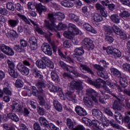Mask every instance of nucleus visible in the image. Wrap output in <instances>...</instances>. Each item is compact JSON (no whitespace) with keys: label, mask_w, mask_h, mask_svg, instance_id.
Segmentation results:
<instances>
[{"label":"nucleus","mask_w":130,"mask_h":130,"mask_svg":"<svg viewBox=\"0 0 130 130\" xmlns=\"http://www.w3.org/2000/svg\"><path fill=\"white\" fill-rule=\"evenodd\" d=\"M48 16L49 20L52 22H55L56 20H58V21H62V20L66 18L64 14L59 12L49 13Z\"/></svg>","instance_id":"f257e3e1"},{"label":"nucleus","mask_w":130,"mask_h":130,"mask_svg":"<svg viewBox=\"0 0 130 130\" xmlns=\"http://www.w3.org/2000/svg\"><path fill=\"white\" fill-rule=\"evenodd\" d=\"M27 6L28 9L30 10H34L36 9L39 15H41L42 14V12H46V11H47V8H46L45 6L42 5L41 3L37 4L36 6L34 4L32 3L31 2H29Z\"/></svg>","instance_id":"f03ea898"},{"label":"nucleus","mask_w":130,"mask_h":130,"mask_svg":"<svg viewBox=\"0 0 130 130\" xmlns=\"http://www.w3.org/2000/svg\"><path fill=\"white\" fill-rule=\"evenodd\" d=\"M82 45L86 50H93L95 48V46L94 45V43L91 39L85 38L82 41Z\"/></svg>","instance_id":"7ed1b4c3"},{"label":"nucleus","mask_w":130,"mask_h":130,"mask_svg":"<svg viewBox=\"0 0 130 130\" xmlns=\"http://www.w3.org/2000/svg\"><path fill=\"white\" fill-rule=\"evenodd\" d=\"M70 86L72 90H76L77 91H82L84 89L83 82L81 80H73L70 82Z\"/></svg>","instance_id":"20e7f679"},{"label":"nucleus","mask_w":130,"mask_h":130,"mask_svg":"<svg viewBox=\"0 0 130 130\" xmlns=\"http://www.w3.org/2000/svg\"><path fill=\"white\" fill-rule=\"evenodd\" d=\"M82 122H83V123H85V125H87V126H90L91 127H92L94 130H96V125L99 124L98 120H92L91 121V120L86 117L82 118Z\"/></svg>","instance_id":"39448f33"},{"label":"nucleus","mask_w":130,"mask_h":130,"mask_svg":"<svg viewBox=\"0 0 130 130\" xmlns=\"http://www.w3.org/2000/svg\"><path fill=\"white\" fill-rule=\"evenodd\" d=\"M0 49L2 52L5 53V54L9 55V56H13V55L15 54L14 50H13L12 48H10V47L6 46L5 44L1 45Z\"/></svg>","instance_id":"423d86ee"},{"label":"nucleus","mask_w":130,"mask_h":130,"mask_svg":"<svg viewBox=\"0 0 130 130\" xmlns=\"http://www.w3.org/2000/svg\"><path fill=\"white\" fill-rule=\"evenodd\" d=\"M36 86L40 89L39 91L41 95L44 96H45V92H44L43 89L46 87V81L44 78L43 79H39L38 82L36 83Z\"/></svg>","instance_id":"0eeeda50"},{"label":"nucleus","mask_w":130,"mask_h":130,"mask_svg":"<svg viewBox=\"0 0 130 130\" xmlns=\"http://www.w3.org/2000/svg\"><path fill=\"white\" fill-rule=\"evenodd\" d=\"M87 83H88V84H90V85L94 86V87H96V88H98V89H99V88L101 87V84H104V80L99 78L97 79L95 81H94L91 80V79L88 78L87 80Z\"/></svg>","instance_id":"6e6552de"},{"label":"nucleus","mask_w":130,"mask_h":130,"mask_svg":"<svg viewBox=\"0 0 130 130\" xmlns=\"http://www.w3.org/2000/svg\"><path fill=\"white\" fill-rule=\"evenodd\" d=\"M17 69L21 73L22 75L28 76L29 75V69L20 62L17 65Z\"/></svg>","instance_id":"1a4fd4ad"},{"label":"nucleus","mask_w":130,"mask_h":130,"mask_svg":"<svg viewBox=\"0 0 130 130\" xmlns=\"http://www.w3.org/2000/svg\"><path fill=\"white\" fill-rule=\"evenodd\" d=\"M58 53L59 56H60L61 59H62V60H64V61H66L67 62H68V63H70L71 64H74V63H75L74 60L72 59V58H71V57H66L64 54H63V53H62V52H61V51L59 49H58Z\"/></svg>","instance_id":"9d476101"},{"label":"nucleus","mask_w":130,"mask_h":130,"mask_svg":"<svg viewBox=\"0 0 130 130\" xmlns=\"http://www.w3.org/2000/svg\"><path fill=\"white\" fill-rule=\"evenodd\" d=\"M99 124L96 125V128L95 130H103L104 128L107 127V126H109V124H110V120H105L103 123H101L98 121Z\"/></svg>","instance_id":"9b49d317"},{"label":"nucleus","mask_w":130,"mask_h":130,"mask_svg":"<svg viewBox=\"0 0 130 130\" xmlns=\"http://www.w3.org/2000/svg\"><path fill=\"white\" fill-rule=\"evenodd\" d=\"M42 49L45 54L49 56L52 55V49H51V47H50L49 44L45 43L42 47Z\"/></svg>","instance_id":"f8f14e48"},{"label":"nucleus","mask_w":130,"mask_h":130,"mask_svg":"<svg viewBox=\"0 0 130 130\" xmlns=\"http://www.w3.org/2000/svg\"><path fill=\"white\" fill-rule=\"evenodd\" d=\"M51 23H49V21L47 20H45L44 21V26L47 28V29H49V30H51V31H53V30H54L55 28H56V25L54 22L55 21H50Z\"/></svg>","instance_id":"ddd939ff"},{"label":"nucleus","mask_w":130,"mask_h":130,"mask_svg":"<svg viewBox=\"0 0 130 130\" xmlns=\"http://www.w3.org/2000/svg\"><path fill=\"white\" fill-rule=\"evenodd\" d=\"M31 72H32L33 75H35V78L39 79V80H42L44 79L43 75L40 71L36 67H32L31 68Z\"/></svg>","instance_id":"4468645a"},{"label":"nucleus","mask_w":130,"mask_h":130,"mask_svg":"<svg viewBox=\"0 0 130 130\" xmlns=\"http://www.w3.org/2000/svg\"><path fill=\"white\" fill-rule=\"evenodd\" d=\"M75 111L77 114L80 116H86V115H87V111H86V110L80 106L76 107Z\"/></svg>","instance_id":"2eb2a0df"},{"label":"nucleus","mask_w":130,"mask_h":130,"mask_svg":"<svg viewBox=\"0 0 130 130\" xmlns=\"http://www.w3.org/2000/svg\"><path fill=\"white\" fill-rule=\"evenodd\" d=\"M36 64L39 69H42V70L46 69V63L42 58V59L37 60L36 62Z\"/></svg>","instance_id":"dca6fc26"},{"label":"nucleus","mask_w":130,"mask_h":130,"mask_svg":"<svg viewBox=\"0 0 130 130\" xmlns=\"http://www.w3.org/2000/svg\"><path fill=\"white\" fill-rule=\"evenodd\" d=\"M84 103L88 108H92L94 105V103L93 101L89 97H85L83 99Z\"/></svg>","instance_id":"f3484780"},{"label":"nucleus","mask_w":130,"mask_h":130,"mask_svg":"<svg viewBox=\"0 0 130 130\" xmlns=\"http://www.w3.org/2000/svg\"><path fill=\"white\" fill-rule=\"evenodd\" d=\"M68 31H72L74 34H77L78 35L80 33V30H79V28L73 23H69L68 25Z\"/></svg>","instance_id":"a211bd4d"},{"label":"nucleus","mask_w":130,"mask_h":130,"mask_svg":"<svg viewBox=\"0 0 130 130\" xmlns=\"http://www.w3.org/2000/svg\"><path fill=\"white\" fill-rule=\"evenodd\" d=\"M92 114L93 116H95L98 119H101L103 115L102 112L99 109H93L92 110Z\"/></svg>","instance_id":"6ab92c4d"},{"label":"nucleus","mask_w":130,"mask_h":130,"mask_svg":"<svg viewBox=\"0 0 130 130\" xmlns=\"http://www.w3.org/2000/svg\"><path fill=\"white\" fill-rule=\"evenodd\" d=\"M113 109L114 110H118V111L122 110V105L120 102L115 101L113 104Z\"/></svg>","instance_id":"aec40b11"},{"label":"nucleus","mask_w":130,"mask_h":130,"mask_svg":"<svg viewBox=\"0 0 130 130\" xmlns=\"http://www.w3.org/2000/svg\"><path fill=\"white\" fill-rule=\"evenodd\" d=\"M51 78L52 81L55 82L56 83H58L59 82V77L56 73V71L55 70H52L51 72Z\"/></svg>","instance_id":"412c9836"},{"label":"nucleus","mask_w":130,"mask_h":130,"mask_svg":"<svg viewBox=\"0 0 130 130\" xmlns=\"http://www.w3.org/2000/svg\"><path fill=\"white\" fill-rule=\"evenodd\" d=\"M42 59L45 61L46 62V64L48 68L49 69H53L54 68V65L53 62L49 59V58H47V57L44 56L42 57Z\"/></svg>","instance_id":"4be33fe9"},{"label":"nucleus","mask_w":130,"mask_h":130,"mask_svg":"<svg viewBox=\"0 0 130 130\" xmlns=\"http://www.w3.org/2000/svg\"><path fill=\"white\" fill-rule=\"evenodd\" d=\"M53 103L57 111H58L59 112H61V111H62V106H61V104L59 103L58 101L54 100Z\"/></svg>","instance_id":"5701e85b"},{"label":"nucleus","mask_w":130,"mask_h":130,"mask_svg":"<svg viewBox=\"0 0 130 130\" xmlns=\"http://www.w3.org/2000/svg\"><path fill=\"white\" fill-rule=\"evenodd\" d=\"M83 27L86 31H88L89 32H91V33H93L94 34H96L97 33V31L94 29L90 24L88 23H85L83 24Z\"/></svg>","instance_id":"b1692460"},{"label":"nucleus","mask_w":130,"mask_h":130,"mask_svg":"<svg viewBox=\"0 0 130 130\" xmlns=\"http://www.w3.org/2000/svg\"><path fill=\"white\" fill-rule=\"evenodd\" d=\"M92 19L94 21V22H102L103 21V17L102 15L98 14V13H93L92 14Z\"/></svg>","instance_id":"393cba45"},{"label":"nucleus","mask_w":130,"mask_h":130,"mask_svg":"<svg viewBox=\"0 0 130 130\" xmlns=\"http://www.w3.org/2000/svg\"><path fill=\"white\" fill-rule=\"evenodd\" d=\"M8 26L10 27V28H15V27H17L18 24H19V21L16 19H9L8 21Z\"/></svg>","instance_id":"a878e982"},{"label":"nucleus","mask_w":130,"mask_h":130,"mask_svg":"<svg viewBox=\"0 0 130 130\" xmlns=\"http://www.w3.org/2000/svg\"><path fill=\"white\" fill-rule=\"evenodd\" d=\"M74 52L75 54H73V55H78L81 56V55H82L85 53V51H84L83 47H80L79 48H76L74 50Z\"/></svg>","instance_id":"bb28decb"},{"label":"nucleus","mask_w":130,"mask_h":130,"mask_svg":"<svg viewBox=\"0 0 130 130\" xmlns=\"http://www.w3.org/2000/svg\"><path fill=\"white\" fill-rule=\"evenodd\" d=\"M63 35L64 37L68 38V39H73V38L75 35H78L77 34H75L71 30H68V31H64Z\"/></svg>","instance_id":"cd10ccee"},{"label":"nucleus","mask_w":130,"mask_h":130,"mask_svg":"<svg viewBox=\"0 0 130 130\" xmlns=\"http://www.w3.org/2000/svg\"><path fill=\"white\" fill-rule=\"evenodd\" d=\"M80 70L81 71H82L83 73H84V71H86V72H87V73H89V74H91V75H93V71L90 69V68L88 67V66L84 64H80Z\"/></svg>","instance_id":"c85d7f7f"},{"label":"nucleus","mask_w":130,"mask_h":130,"mask_svg":"<svg viewBox=\"0 0 130 130\" xmlns=\"http://www.w3.org/2000/svg\"><path fill=\"white\" fill-rule=\"evenodd\" d=\"M111 21L116 24H119L120 19L117 14H112L110 16Z\"/></svg>","instance_id":"c756f323"},{"label":"nucleus","mask_w":130,"mask_h":130,"mask_svg":"<svg viewBox=\"0 0 130 130\" xmlns=\"http://www.w3.org/2000/svg\"><path fill=\"white\" fill-rule=\"evenodd\" d=\"M7 117H8V118L10 119H12V120H13V121H15V122H18V121L19 120L18 116H17V115L14 113L8 114L7 115Z\"/></svg>","instance_id":"7c9ffc66"},{"label":"nucleus","mask_w":130,"mask_h":130,"mask_svg":"<svg viewBox=\"0 0 130 130\" xmlns=\"http://www.w3.org/2000/svg\"><path fill=\"white\" fill-rule=\"evenodd\" d=\"M8 73L11 77H12V78H14L16 79L18 77H19V73H18V71L16 70H15V69L9 70Z\"/></svg>","instance_id":"2f4dec72"},{"label":"nucleus","mask_w":130,"mask_h":130,"mask_svg":"<svg viewBox=\"0 0 130 130\" xmlns=\"http://www.w3.org/2000/svg\"><path fill=\"white\" fill-rule=\"evenodd\" d=\"M120 84L123 88H126V87H127V85H128L126 77H120Z\"/></svg>","instance_id":"473e14b6"},{"label":"nucleus","mask_w":130,"mask_h":130,"mask_svg":"<svg viewBox=\"0 0 130 130\" xmlns=\"http://www.w3.org/2000/svg\"><path fill=\"white\" fill-rule=\"evenodd\" d=\"M96 73L99 77H101V78H103V79H105V80L108 79V74H107L106 72L104 71V70L97 71Z\"/></svg>","instance_id":"72a5a7b5"},{"label":"nucleus","mask_w":130,"mask_h":130,"mask_svg":"<svg viewBox=\"0 0 130 130\" xmlns=\"http://www.w3.org/2000/svg\"><path fill=\"white\" fill-rule=\"evenodd\" d=\"M17 17H18V18H19L20 20H22L26 24H28V25H30L31 24L30 21H29V20H28V18H27V17L25 16V15L20 13H18L17 14Z\"/></svg>","instance_id":"f704fd0d"},{"label":"nucleus","mask_w":130,"mask_h":130,"mask_svg":"<svg viewBox=\"0 0 130 130\" xmlns=\"http://www.w3.org/2000/svg\"><path fill=\"white\" fill-rule=\"evenodd\" d=\"M61 6L65 7L66 8H73L74 7V4L70 3L67 0L63 1L60 3Z\"/></svg>","instance_id":"c9c22d12"},{"label":"nucleus","mask_w":130,"mask_h":130,"mask_svg":"<svg viewBox=\"0 0 130 130\" xmlns=\"http://www.w3.org/2000/svg\"><path fill=\"white\" fill-rule=\"evenodd\" d=\"M66 123L68 127H69L70 129L74 130V122L71 118H68L66 119Z\"/></svg>","instance_id":"e433bc0d"},{"label":"nucleus","mask_w":130,"mask_h":130,"mask_svg":"<svg viewBox=\"0 0 130 130\" xmlns=\"http://www.w3.org/2000/svg\"><path fill=\"white\" fill-rule=\"evenodd\" d=\"M39 121L42 125H44V126H46V127H48V126H49V124L45 118L40 117L39 118Z\"/></svg>","instance_id":"4c0bfd02"},{"label":"nucleus","mask_w":130,"mask_h":130,"mask_svg":"<svg viewBox=\"0 0 130 130\" xmlns=\"http://www.w3.org/2000/svg\"><path fill=\"white\" fill-rule=\"evenodd\" d=\"M69 19L73 22H79V17L75 14L70 13L69 14Z\"/></svg>","instance_id":"58836bf2"},{"label":"nucleus","mask_w":130,"mask_h":130,"mask_svg":"<svg viewBox=\"0 0 130 130\" xmlns=\"http://www.w3.org/2000/svg\"><path fill=\"white\" fill-rule=\"evenodd\" d=\"M105 36L111 35L112 34V27L110 26H104Z\"/></svg>","instance_id":"ea45409f"},{"label":"nucleus","mask_w":130,"mask_h":130,"mask_svg":"<svg viewBox=\"0 0 130 130\" xmlns=\"http://www.w3.org/2000/svg\"><path fill=\"white\" fill-rule=\"evenodd\" d=\"M110 71L111 74H112V75H113V76H115V77H120L121 75V73H120L118 70L115 68H111Z\"/></svg>","instance_id":"a19ab883"},{"label":"nucleus","mask_w":130,"mask_h":130,"mask_svg":"<svg viewBox=\"0 0 130 130\" xmlns=\"http://www.w3.org/2000/svg\"><path fill=\"white\" fill-rule=\"evenodd\" d=\"M13 49L15 50L17 52H24V49L22 47V46L20 45H15L14 46Z\"/></svg>","instance_id":"79ce46f5"},{"label":"nucleus","mask_w":130,"mask_h":130,"mask_svg":"<svg viewBox=\"0 0 130 130\" xmlns=\"http://www.w3.org/2000/svg\"><path fill=\"white\" fill-rule=\"evenodd\" d=\"M111 94L112 96H113V97H115V98L119 101H123V100H124V96L120 93H119L117 96H116L115 94L112 93H111Z\"/></svg>","instance_id":"37998d69"},{"label":"nucleus","mask_w":130,"mask_h":130,"mask_svg":"<svg viewBox=\"0 0 130 130\" xmlns=\"http://www.w3.org/2000/svg\"><path fill=\"white\" fill-rule=\"evenodd\" d=\"M72 94H73V92H72V91H68L66 93V96L67 99L69 100V101H74V100H75V99L73 97Z\"/></svg>","instance_id":"c03bdc74"},{"label":"nucleus","mask_w":130,"mask_h":130,"mask_svg":"<svg viewBox=\"0 0 130 130\" xmlns=\"http://www.w3.org/2000/svg\"><path fill=\"white\" fill-rule=\"evenodd\" d=\"M104 112L106 114H107L108 116H113V113L109 108H104Z\"/></svg>","instance_id":"a18cd8bd"},{"label":"nucleus","mask_w":130,"mask_h":130,"mask_svg":"<svg viewBox=\"0 0 130 130\" xmlns=\"http://www.w3.org/2000/svg\"><path fill=\"white\" fill-rule=\"evenodd\" d=\"M94 93H96V91H95L92 88L88 89L86 91V94L87 96H88L89 97H92L93 95H94Z\"/></svg>","instance_id":"49530a36"},{"label":"nucleus","mask_w":130,"mask_h":130,"mask_svg":"<svg viewBox=\"0 0 130 130\" xmlns=\"http://www.w3.org/2000/svg\"><path fill=\"white\" fill-rule=\"evenodd\" d=\"M112 29L113 32H114L115 34H117V35H118L122 31L118 26L115 25L113 26Z\"/></svg>","instance_id":"de8ad7c7"},{"label":"nucleus","mask_w":130,"mask_h":130,"mask_svg":"<svg viewBox=\"0 0 130 130\" xmlns=\"http://www.w3.org/2000/svg\"><path fill=\"white\" fill-rule=\"evenodd\" d=\"M112 55H114L115 57H120L121 56V52L118 49L115 48Z\"/></svg>","instance_id":"09e8293b"},{"label":"nucleus","mask_w":130,"mask_h":130,"mask_svg":"<svg viewBox=\"0 0 130 130\" xmlns=\"http://www.w3.org/2000/svg\"><path fill=\"white\" fill-rule=\"evenodd\" d=\"M120 17L121 18H128L130 17V13L127 11H124L120 13Z\"/></svg>","instance_id":"8fccbe9b"},{"label":"nucleus","mask_w":130,"mask_h":130,"mask_svg":"<svg viewBox=\"0 0 130 130\" xmlns=\"http://www.w3.org/2000/svg\"><path fill=\"white\" fill-rule=\"evenodd\" d=\"M105 36V40L106 41H107V42L109 43H112L113 41H114V39H113V37L111 36V35H106Z\"/></svg>","instance_id":"3c124183"},{"label":"nucleus","mask_w":130,"mask_h":130,"mask_svg":"<svg viewBox=\"0 0 130 130\" xmlns=\"http://www.w3.org/2000/svg\"><path fill=\"white\" fill-rule=\"evenodd\" d=\"M24 85V82L20 79H18L15 82V87L17 88H22Z\"/></svg>","instance_id":"603ef678"},{"label":"nucleus","mask_w":130,"mask_h":130,"mask_svg":"<svg viewBox=\"0 0 130 130\" xmlns=\"http://www.w3.org/2000/svg\"><path fill=\"white\" fill-rule=\"evenodd\" d=\"M48 88L51 92H54V93H56V92H57V87L53 84H49L48 85Z\"/></svg>","instance_id":"864d4df0"},{"label":"nucleus","mask_w":130,"mask_h":130,"mask_svg":"<svg viewBox=\"0 0 130 130\" xmlns=\"http://www.w3.org/2000/svg\"><path fill=\"white\" fill-rule=\"evenodd\" d=\"M37 109L39 115H44V114H45V110L43 108H41V107L38 106Z\"/></svg>","instance_id":"5fc2aeb1"},{"label":"nucleus","mask_w":130,"mask_h":130,"mask_svg":"<svg viewBox=\"0 0 130 130\" xmlns=\"http://www.w3.org/2000/svg\"><path fill=\"white\" fill-rule=\"evenodd\" d=\"M7 64H8L9 70H13L15 69V63H14V62L12 60H8Z\"/></svg>","instance_id":"6e6d98bb"},{"label":"nucleus","mask_w":130,"mask_h":130,"mask_svg":"<svg viewBox=\"0 0 130 130\" xmlns=\"http://www.w3.org/2000/svg\"><path fill=\"white\" fill-rule=\"evenodd\" d=\"M3 93L6 95H9V96H12V89L10 88H3Z\"/></svg>","instance_id":"4d7b16f0"},{"label":"nucleus","mask_w":130,"mask_h":130,"mask_svg":"<svg viewBox=\"0 0 130 130\" xmlns=\"http://www.w3.org/2000/svg\"><path fill=\"white\" fill-rule=\"evenodd\" d=\"M7 8L9 11H12V12L15 11V7H14V4L12 2L7 3Z\"/></svg>","instance_id":"13d9d810"},{"label":"nucleus","mask_w":130,"mask_h":130,"mask_svg":"<svg viewBox=\"0 0 130 130\" xmlns=\"http://www.w3.org/2000/svg\"><path fill=\"white\" fill-rule=\"evenodd\" d=\"M110 124H111V125H112V126H113V127H114L115 128H117L118 129H119V128H120L119 125L115 123V121L114 120H111L110 121Z\"/></svg>","instance_id":"bf43d9fd"},{"label":"nucleus","mask_w":130,"mask_h":130,"mask_svg":"<svg viewBox=\"0 0 130 130\" xmlns=\"http://www.w3.org/2000/svg\"><path fill=\"white\" fill-rule=\"evenodd\" d=\"M122 68L124 71H126V72H128L130 73V64L126 63L122 65Z\"/></svg>","instance_id":"052dcab7"},{"label":"nucleus","mask_w":130,"mask_h":130,"mask_svg":"<svg viewBox=\"0 0 130 130\" xmlns=\"http://www.w3.org/2000/svg\"><path fill=\"white\" fill-rule=\"evenodd\" d=\"M22 113L25 117H27V116H29V114H30V111L28 108H23V111Z\"/></svg>","instance_id":"680f3d73"},{"label":"nucleus","mask_w":130,"mask_h":130,"mask_svg":"<svg viewBox=\"0 0 130 130\" xmlns=\"http://www.w3.org/2000/svg\"><path fill=\"white\" fill-rule=\"evenodd\" d=\"M114 49H115V48H114L112 46H109L107 47V53L108 54L112 55V54H113V51H114Z\"/></svg>","instance_id":"e2e57ef3"},{"label":"nucleus","mask_w":130,"mask_h":130,"mask_svg":"<svg viewBox=\"0 0 130 130\" xmlns=\"http://www.w3.org/2000/svg\"><path fill=\"white\" fill-rule=\"evenodd\" d=\"M114 116L116 120H118V118L119 119H122V115L118 112H115Z\"/></svg>","instance_id":"0e129e2a"},{"label":"nucleus","mask_w":130,"mask_h":130,"mask_svg":"<svg viewBox=\"0 0 130 130\" xmlns=\"http://www.w3.org/2000/svg\"><path fill=\"white\" fill-rule=\"evenodd\" d=\"M118 35H119L120 38V39H122V40H125V39L127 38V36H126V34H125V33L122 31Z\"/></svg>","instance_id":"69168bd1"},{"label":"nucleus","mask_w":130,"mask_h":130,"mask_svg":"<svg viewBox=\"0 0 130 130\" xmlns=\"http://www.w3.org/2000/svg\"><path fill=\"white\" fill-rule=\"evenodd\" d=\"M29 48H30V49H31V50H36V49H37L38 48L37 43L30 44L29 46Z\"/></svg>","instance_id":"338daca9"},{"label":"nucleus","mask_w":130,"mask_h":130,"mask_svg":"<svg viewBox=\"0 0 130 130\" xmlns=\"http://www.w3.org/2000/svg\"><path fill=\"white\" fill-rule=\"evenodd\" d=\"M126 51L130 54V37L128 39L126 43Z\"/></svg>","instance_id":"774afa93"}]
</instances>
